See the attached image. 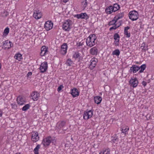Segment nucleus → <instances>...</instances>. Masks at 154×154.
<instances>
[{"label": "nucleus", "mask_w": 154, "mask_h": 154, "mask_svg": "<svg viewBox=\"0 0 154 154\" xmlns=\"http://www.w3.org/2000/svg\"><path fill=\"white\" fill-rule=\"evenodd\" d=\"M96 39L95 35H91L86 40V45L90 47H92L95 45V40Z\"/></svg>", "instance_id": "obj_1"}, {"label": "nucleus", "mask_w": 154, "mask_h": 154, "mask_svg": "<svg viewBox=\"0 0 154 154\" xmlns=\"http://www.w3.org/2000/svg\"><path fill=\"white\" fill-rule=\"evenodd\" d=\"M72 25V21L69 20H67L63 23V29L65 31H69L71 28Z\"/></svg>", "instance_id": "obj_2"}, {"label": "nucleus", "mask_w": 154, "mask_h": 154, "mask_svg": "<svg viewBox=\"0 0 154 154\" xmlns=\"http://www.w3.org/2000/svg\"><path fill=\"white\" fill-rule=\"evenodd\" d=\"M128 15L129 18L133 21L136 20L138 17V13L134 10L130 11Z\"/></svg>", "instance_id": "obj_3"}, {"label": "nucleus", "mask_w": 154, "mask_h": 154, "mask_svg": "<svg viewBox=\"0 0 154 154\" xmlns=\"http://www.w3.org/2000/svg\"><path fill=\"white\" fill-rule=\"evenodd\" d=\"M54 139L50 136H48L44 139L42 141V144L44 146H48L51 142H53Z\"/></svg>", "instance_id": "obj_4"}, {"label": "nucleus", "mask_w": 154, "mask_h": 154, "mask_svg": "<svg viewBox=\"0 0 154 154\" xmlns=\"http://www.w3.org/2000/svg\"><path fill=\"white\" fill-rule=\"evenodd\" d=\"M12 42L8 40L5 41L3 42V48L5 49H9L13 46Z\"/></svg>", "instance_id": "obj_5"}, {"label": "nucleus", "mask_w": 154, "mask_h": 154, "mask_svg": "<svg viewBox=\"0 0 154 154\" xmlns=\"http://www.w3.org/2000/svg\"><path fill=\"white\" fill-rule=\"evenodd\" d=\"M93 115V111L90 110L88 111L85 112L83 114V117L85 120H88L91 118Z\"/></svg>", "instance_id": "obj_6"}, {"label": "nucleus", "mask_w": 154, "mask_h": 154, "mask_svg": "<svg viewBox=\"0 0 154 154\" xmlns=\"http://www.w3.org/2000/svg\"><path fill=\"white\" fill-rule=\"evenodd\" d=\"M48 68V64L47 62H44L40 65L39 69L41 72L43 73L45 72Z\"/></svg>", "instance_id": "obj_7"}, {"label": "nucleus", "mask_w": 154, "mask_h": 154, "mask_svg": "<svg viewBox=\"0 0 154 154\" xmlns=\"http://www.w3.org/2000/svg\"><path fill=\"white\" fill-rule=\"evenodd\" d=\"M16 100L17 103L19 105H22L24 104L26 102L25 99L24 97L21 96L17 97Z\"/></svg>", "instance_id": "obj_8"}, {"label": "nucleus", "mask_w": 154, "mask_h": 154, "mask_svg": "<svg viewBox=\"0 0 154 154\" xmlns=\"http://www.w3.org/2000/svg\"><path fill=\"white\" fill-rule=\"evenodd\" d=\"M138 83V81L137 78H131L129 81L130 85L133 88L137 87Z\"/></svg>", "instance_id": "obj_9"}, {"label": "nucleus", "mask_w": 154, "mask_h": 154, "mask_svg": "<svg viewBox=\"0 0 154 154\" xmlns=\"http://www.w3.org/2000/svg\"><path fill=\"white\" fill-rule=\"evenodd\" d=\"M98 61L97 59L95 58H92L90 61V64L89 67L91 69H93L95 67L96 65V64Z\"/></svg>", "instance_id": "obj_10"}, {"label": "nucleus", "mask_w": 154, "mask_h": 154, "mask_svg": "<svg viewBox=\"0 0 154 154\" xmlns=\"http://www.w3.org/2000/svg\"><path fill=\"white\" fill-rule=\"evenodd\" d=\"M39 137L38 134L37 132L32 133V140L34 142H36L39 140Z\"/></svg>", "instance_id": "obj_11"}, {"label": "nucleus", "mask_w": 154, "mask_h": 154, "mask_svg": "<svg viewBox=\"0 0 154 154\" xmlns=\"http://www.w3.org/2000/svg\"><path fill=\"white\" fill-rule=\"evenodd\" d=\"M53 26V24L51 21H48L45 24V28L47 31L51 29Z\"/></svg>", "instance_id": "obj_12"}, {"label": "nucleus", "mask_w": 154, "mask_h": 154, "mask_svg": "<svg viewBox=\"0 0 154 154\" xmlns=\"http://www.w3.org/2000/svg\"><path fill=\"white\" fill-rule=\"evenodd\" d=\"M32 99L34 101H37L40 96V94L37 92H33L31 94Z\"/></svg>", "instance_id": "obj_13"}, {"label": "nucleus", "mask_w": 154, "mask_h": 154, "mask_svg": "<svg viewBox=\"0 0 154 154\" xmlns=\"http://www.w3.org/2000/svg\"><path fill=\"white\" fill-rule=\"evenodd\" d=\"M33 17L36 19H39L42 17V13L39 11H35L34 12Z\"/></svg>", "instance_id": "obj_14"}, {"label": "nucleus", "mask_w": 154, "mask_h": 154, "mask_svg": "<svg viewBox=\"0 0 154 154\" xmlns=\"http://www.w3.org/2000/svg\"><path fill=\"white\" fill-rule=\"evenodd\" d=\"M140 69L139 67L135 65H133L132 66L130 67L129 72H133V73H136Z\"/></svg>", "instance_id": "obj_15"}, {"label": "nucleus", "mask_w": 154, "mask_h": 154, "mask_svg": "<svg viewBox=\"0 0 154 154\" xmlns=\"http://www.w3.org/2000/svg\"><path fill=\"white\" fill-rule=\"evenodd\" d=\"M71 94L73 97H75L79 95V92L76 88H74L71 90Z\"/></svg>", "instance_id": "obj_16"}, {"label": "nucleus", "mask_w": 154, "mask_h": 154, "mask_svg": "<svg viewBox=\"0 0 154 154\" xmlns=\"http://www.w3.org/2000/svg\"><path fill=\"white\" fill-rule=\"evenodd\" d=\"M98 51V50L96 47L92 48L90 51V54L92 55H97V54Z\"/></svg>", "instance_id": "obj_17"}, {"label": "nucleus", "mask_w": 154, "mask_h": 154, "mask_svg": "<svg viewBox=\"0 0 154 154\" xmlns=\"http://www.w3.org/2000/svg\"><path fill=\"white\" fill-rule=\"evenodd\" d=\"M48 52L47 48L45 46H44L41 48V52L40 53V54L41 56H43L45 55L46 53Z\"/></svg>", "instance_id": "obj_18"}, {"label": "nucleus", "mask_w": 154, "mask_h": 154, "mask_svg": "<svg viewBox=\"0 0 154 154\" xmlns=\"http://www.w3.org/2000/svg\"><path fill=\"white\" fill-rule=\"evenodd\" d=\"M130 28V27L128 26L125 27L124 28V34L126 35V37L127 38H129L131 36L130 33L128 32V30Z\"/></svg>", "instance_id": "obj_19"}, {"label": "nucleus", "mask_w": 154, "mask_h": 154, "mask_svg": "<svg viewBox=\"0 0 154 154\" xmlns=\"http://www.w3.org/2000/svg\"><path fill=\"white\" fill-rule=\"evenodd\" d=\"M102 100V98L99 96H97L94 97L95 102L97 104H100Z\"/></svg>", "instance_id": "obj_20"}, {"label": "nucleus", "mask_w": 154, "mask_h": 154, "mask_svg": "<svg viewBox=\"0 0 154 154\" xmlns=\"http://www.w3.org/2000/svg\"><path fill=\"white\" fill-rule=\"evenodd\" d=\"M105 11L106 13L108 14H110L113 12H114L112 9V6H110L109 7L106 8L105 10Z\"/></svg>", "instance_id": "obj_21"}, {"label": "nucleus", "mask_w": 154, "mask_h": 154, "mask_svg": "<svg viewBox=\"0 0 154 154\" xmlns=\"http://www.w3.org/2000/svg\"><path fill=\"white\" fill-rule=\"evenodd\" d=\"M65 124V122L64 121H62L60 122H58L57 124V125L58 128H61L64 126Z\"/></svg>", "instance_id": "obj_22"}, {"label": "nucleus", "mask_w": 154, "mask_h": 154, "mask_svg": "<svg viewBox=\"0 0 154 154\" xmlns=\"http://www.w3.org/2000/svg\"><path fill=\"white\" fill-rule=\"evenodd\" d=\"M124 16V13L123 12L120 13L118 14L114 18L116 20H118L122 18Z\"/></svg>", "instance_id": "obj_23"}, {"label": "nucleus", "mask_w": 154, "mask_h": 154, "mask_svg": "<svg viewBox=\"0 0 154 154\" xmlns=\"http://www.w3.org/2000/svg\"><path fill=\"white\" fill-rule=\"evenodd\" d=\"M112 8L114 12H115L119 9L120 8L119 5L117 4H115L113 5V6H112Z\"/></svg>", "instance_id": "obj_24"}, {"label": "nucleus", "mask_w": 154, "mask_h": 154, "mask_svg": "<svg viewBox=\"0 0 154 154\" xmlns=\"http://www.w3.org/2000/svg\"><path fill=\"white\" fill-rule=\"evenodd\" d=\"M81 19H85L86 20L88 19L89 17L86 13H81Z\"/></svg>", "instance_id": "obj_25"}, {"label": "nucleus", "mask_w": 154, "mask_h": 154, "mask_svg": "<svg viewBox=\"0 0 154 154\" xmlns=\"http://www.w3.org/2000/svg\"><path fill=\"white\" fill-rule=\"evenodd\" d=\"M129 128L128 126H126L125 127H123L122 128V133H125V135H126L127 133V131L129 130Z\"/></svg>", "instance_id": "obj_26"}, {"label": "nucleus", "mask_w": 154, "mask_h": 154, "mask_svg": "<svg viewBox=\"0 0 154 154\" xmlns=\"http://www.w3.org/2000/svg\"><path fill=\"white\" fill-rule=\"evenodd\" d=\"M141 47L142 50H143L144 51L148 50V45L144 43H143L142 44Z\"/></svg>", "instance_id": "obj_27"}, {"label": "nucleus", "mask_w": 154, "mask_h": 154, "mask_svg": "<svg viewBox=\"0 0 154 154\" xmlns=\"http://www.w3.org/2000/svg\"><path fill=\"white\" fill-rule=\"evenodd\" d=\"M110 150L109 149H105L103 151L101 152L99 154H109Z\"/></svg>", "instance_id": "obj_28"}, {"label": "nucleus", "mask_w": 154, "mask_h": 154, "mask_svg": "<svg viewBox=\"0 0 154 154\" xmlns=\"http://www.w3.org/2000/svg\"><path fill=\"white\" fill-rule=\"evenodd\" d=\"M120 52L119 49H116L112 52V55H116L117 56H119L120 54Z\"/></svg>", "instance_id": "obj_29"}, {"label": "nucleus", "mask_w": 154, "mask_h": 154, "mask_svg": "<svg viewBox=\"0 0 154 154\" xmlns=\"http://www.w3.org/2000/svg\"><path fill=\"white\" fill-rule=\"evenodd\" d=\"M146 65L145 64H143L140 67H139L140 68V69H141L139 72V73H142L143 72V71L146 68Z\"/></svg>", "instance_id": "obj_30"}, {"label": "nucleus", "mask_w": 154, "mask_h": 154, "mask_svg": "<svg viewBox=\"0 0 154 154\" xmlns=\"http://www.w3.org/2000/svg\"><path fill=\"white\" fill-rule=\"evenodd\" d=\"M40 145L38 144L37 145L36 147L34 149V153L35 154H38V149L40 148Z\"/></svg>", "instance_id": "obj_31"}, {"label": "nucleus", "mask_w": 154, "mask_h": 154, "mask_svg": "<svg viewBox=\"0 0 154 154\" xmlns=\"http://www.w3.org/2000/svg\"><path fill=\"white\" fill-rule=\"evenodd\" d=\"M15 59L20 60L22 58V56L20 54H16L14 56Z\"/></svg>", "instance_id": "obj_32"}, {"label": "nucleus", "mask_w": 154, "mask_h": 154, "mask_svg": "<svg viewBox=\"0 0 154 154\" xmlns=\"http://www.w3.org/2000/svg\"><path fill=\"white\" fill-rule=\"evenodd\" d=\"M117 20L116 19H114L110 21L109 23V26L112 25H115L116 23V22Z\"/></svg>", "instance_id": "obj_33"}, {"label": "nucleus", "mask_w": 154, "mask_h": 154, "mask_svg": "<svg viewBox=\"0 0 154 154\" xmlns=\"http://www.w3.org/2000/svg\"><path fill=\"white\" fill-rule=\"evenodd\" d=\"M30 107V105L29 104H26L22 108V110L23 111H26L29 109Z\"/></svg>", "instance_id": "obj_34"}, {"label": "nucleus", "mask_w": 154, "mask_h": 154, "mask_svg": "<svg viewBox=\"0 0 154 154\" xmlns=\"http://www.w3.org/2000/svg\"><path fill=\"white\" fill-rule=\"evenodd\" d=\"M80 54L78 52H75L74 54H73V57L75 59L79 58L80 56Z\"/></svg>", "instance_id": "obj_35"}, {"label": "nucleus", "mask_w": 154, "mask_h": 154, "mask_svg": "<svg viewBox=\"0 0 154 154\" xmlns=\"http://www.w3.org/2000/svg\"><path fill=\"white\" fill-rule=\"evenodd\" d=\"M9 29L8 27H6L4 30L3 32V35L5 36L7 35L9 33Z\"/></svg>", "instance_id": "obj_36"}, {"label": "nucleus", "mask_w": 154, "mask_h": 154, "mask_svg": "<svg viewBox=\"0 0 154 154\" xmlns=\"http://www.w3.org/2000/svg\"><path fill=\"white\" fill-rule=\"evenodd\" d=\"M87 5V0H84L82 2V5L83 6V8L85 9Z\"/></svg>", "instance_id": "obj_37"}, {"label": "nucleus", "mask_w": 154, "mask_h": 154, "mask_svg": "<svg viewBox=\"0 0 154 154\" xmlns=\"http://www.w3.org/2000/svg\"><path fill=\"white\" fill-rule=\"evenodd\" d=\"M120 38V36L118 33H116L114 35V38L115 41L118 40V39L119 40Z\"/></svg>", "instance_id": "obj_38"}, {"label": "nucleus", "mask_w": 154, "mask_h": 154, "mask_svg": "<svg viewBox=\"0 0 154 154\" xmlns=\"http://www.w3.org/2000/svg\"><path fill=\"white\" fill-rule=\"evenodd\" d=\"M72 63V61L70 59H68L66 61V63L68 66H70Z\"/></svg>", "instance_id": "obj_39"}, {"label": "nucleus", "mask_w": 154, "mask_h": 154, "mask_svg": "<svg viewBox=\"0 0 154 154\" xmlns=\"http://www.w3.org/2000/svg\"><path fill=\"white\" fill-rule=\"evenodd\" d=\"M120 25V24L119 25L117 26V24H115V25H114V26H113L110 28L109 30L110 31H111L113 29L115 30V29H116L117 28H118L119 26Z\"/></svg>", "instance_id": "obj_40"}, {"label": "nucleus", "mask_w": 154, "mask_h": 154, "mask_svg": "<svg viewBox=\"0 0 154 154\" xmlns=\"http://www.w3.org/2000/svg\"><path fill=\"white\" fill-rule=\"evenodd\" d=\"M67 46L66 43H64L61 46L62 49H64L65 50H67Z\"/></svg>", "instance_id": "obj_41"}, {"label": "nucleus", "mask_w": 154, "mask_h": 154, "mask_svg": "<svg viewBox=\"0 0 154 154\" xmlns=\"http://www.w3.org/2000/svg\"><path fill=\"white\" fill-rule=\"evenodd\" d=\"M112 139L111 140L114 143H116L117 140H118V138L117 137H112Z\"/></svg>", "instance_id": "obj_42"}, {"label": "nucleus", "mask_w": 154, "mask_h": 154, "mask_svg": "<svg viewBox=\"0 0 154 154\" xmlns=\"http://www.w3.org/2000/svg\"><path fill=\"white\" fill-rule=\"evenodd\" d=\"M67 50H64V49H61L60 50V52L61 54H66V52Z\"/></svg>", "instance_id": "obj_43"}, {"label": "nucleus", "mask_w": 154, "mask_h": 154, "mask_svg": "<svg viewBox=\"0 0 154 154\" xmlns=\"http://www.w3.org/2000/svg\"><path fill=\"white\" fill-rule=\"evenodd\" d=\"M12 106V108L13 109H16L17 108V106L15 103H12L11 104Z\"/></svg>", "instance_id": "obj_44"}, {"label": "nucleus", "mask_w": 154, "mask_h": 154, "mask_svg": "<svg viewBox=\"0 0 154 154\" xmlns=\"http://www.w3.org/2000/svg\"><path fill=\"white\" fill-rule=\"evenodd\" d=\"M63 88V85H60L58 88H57V91L58 92H59Z\"/></svg>", "instance_id": "obj_45"}, {"label": "nucleus", "mask_w": 154, "mask_h": 154, "mask_svg": "<svg viewBox=\"0 0 154 154\" xmlns=\"http://www.w3.org/2000/svg\"><path fill=\"white\" fill-rule=\"evenodd\" d=\"M119 39H118V40L115 41V44L116 46H119Z\"/></svg>", "instance_id": "obj_46"}, {"label": "nucleus", "mask_w": 154, "mask_h": 154, "mask_svg": "<svg viewBox=\"0 0 154 154\" xmlns=\"http://www.w3.org/2000/svg\"><path fill=\"white\" fill-rule=\"evenodd\" d=\"M75 17H76L78 19L81 18V14L76 15Z\"/></svg>", "instance_id": "obj_47"}, {"label": "nucleus", "mask_w": 154, "mask_h": 154, "mask_svg": "<svg viewBox=\"0 0 154 154\" xmlns=\"http://www.w3.org/2000/svg\"><path fill=\"white\" fill-rule=\"evenodd\" d=\"M84 45V43L83 42H80L78 43H77L78 46H80L83 45Z\"/></svg>", "instance_id": "obj_48"}, {"label": "nucleus", "mask_w": 154, "mask_h": 154, "mask_svg": "<svg viewBox=\"0 0 154 154\" xmlns=\"http://www.w3.org/2000/svg\"><path fill=\"white\" fill-rule=\"evenodd\" d=\"M142 85L144 86L145 87L146 85V82L145 81H143L142 83Z\"/></svg>", "instance_id": "obj_49"}, {"label": "nucleus", "mask_w": 154, "mask_h": 154, "mask_svg": "<svg viewBox=\"0 0 154 154\" xmlns=\"http://www.w3.org/2000/svg\"><path fill=\"white\" fill-rule=\"evenodd\" d=\"M32 75V72H30L28 73L27 75V76H28L29 75Z\"/></svg>", "instance_id": "obj_50"}, {"label": "nucleus", "mask_w": 154, "mask_h": 154, "mask_svg": "<svg viewBox=\"0 0 154 154\" xmlns=\"http://www.w3.org/2000/svg\"><path fill=\"white\" fill-rule=\"evenodd\" d=\"M68 1H69V0H61V1L62 2H64V3H66V2H67Z\"/></svg>", "instance_id": "obj_51"}, {"label": "nucleus", "mask_w": 154, "mask_h": 154, "mask_svg": "<svg viewBox=\"0 0 154 154\" xmlns=\"http://www.w3.org/2000/svg\"><path fill=\"white\" fill-rule=\"evenodd\" d=\"M2 112L0 110V117H1L2 116Z\"/></svg>", "instance_id": "obj_52"}, {"label": "nucleus", "mask_w": 154, "mask_h": 154, "mask_svg": "<svg viewBox=\"0 0 154 154\" xmlns=\"http://www.w3.org/2000/svg\"><path fill=\"white\" fill-rule=\"evenodd\" d=\"M15 154H20V153H16Z\"/></svg>", "instance_id": "obj_53"}, {"label": "nucleus", "mask_w": 154, "mask_h": 154, "mask_svg": "<svg viewBox=\"0 0 154 154\" xmlns=\"http://www.w3.org/2000/svg\"><path fill=\"white\" fill-rule=\"evenodd\" d=\"M66 129H65V130H66Z\"/></svg>", "instance_id": "obj_54"}, {"label": "nucleus", "mask_w": 154, "mask_h": 154, "mask_svg": "<svg viewBox=\"0 0 154 154\" xmlns=\"http://www.w3.org/2000/svg\"><path fill=\"white\" fill-rule=\"evenodd\" d=\"M66 129H65V130H66Z\"/></svg>", "instance_id": "obj_55"}]
</instances>
